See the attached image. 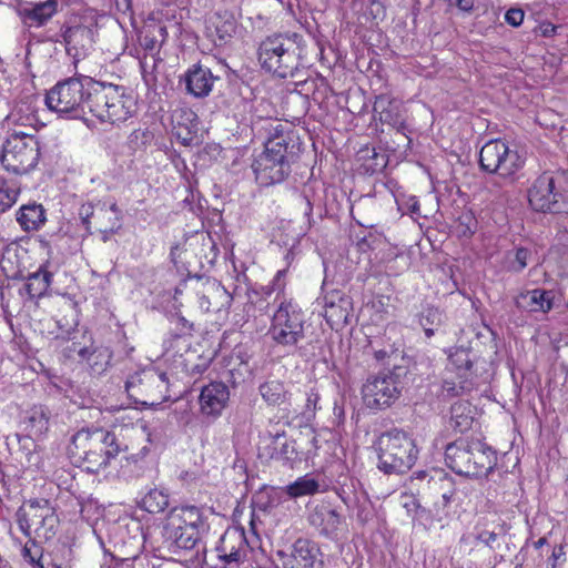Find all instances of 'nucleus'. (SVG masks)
<instances>
[{
	"instance_id": "nucleus-30",
	"label": "nucleus",
	"mask_w": 568,
	"mask_h": 568,
	"mask_svg": "<svg viewBox=\"0 0 568 568\" xmlns=\"http://www.w3.org/2000/svg\"><path fill=\"white\" fill-rule=\"evenodd\" d=\"M59 312L57 315V326L60 331L58 337L70 338L71 333L75 329L79 324L77 305L71 301H62L59 305Z\"/></svg>"
},
{
	"instance_id": "nucleus-36",
	"label": "nucleus",
	"mask_w": 568,
	"mask_h": 568,
	"mask_svg": "<svg viewBox=\"0 0 568 568\" xmlns=\"http://www.w3.org/2000/svg\"><path fill=\"white\" fill-rule=\"evenodd\" d=\"M58 12V0H45L34 3L26 10V17L37 26L45 24Z\"/></svg>"
},
{
	"instance_id": "nucleus-53",
	"label": "nucleus",
	"mask_w": 568,
	"mask_h": 568,
	"mask_svg": "<svg viewBox=\"0 0 568 568\" xmlns=\"http://www.w3.org/2000/svg\"><path fill=\"white\" fill-rule=\"evenodd\" d=\"M566 561L565 546L559 545L552 549L550 557L548 558V568H559L562 562Z\"/></svg>"
},
{
	"instance_id": "nucleus-64",
	"label": "nucleus",
	"mask_w": 568,
	"mask_h": 568,
	"mask_svg": "<svg viewBox=\"0 0 568 568\" xmlns=\"http://www.w3.org/2000/svg\"><path fill=\"white\" fill-rule=\"evenodd\" d=\"M387 355V352L386 351H378L375 353V356L377 359H384Z\"/></svg>"
},
{
	"instance_id": "nucleus-62",
	"label": "nucleus",
	"mask_w": 568,
	"mask_h": 568,
	"mask_svg": "<svg viewBox=\"0 0 568 568\" xmlns=\"http://www.w3.org/2000/svg\"><path fill=\"white\" fill-rule=\"evenodd\" d=\"M143 544H144V535L141 532L140 534V538L138 539L136 551L131 555V557L133 559L136 558L138 555L142 551Z\"/></svg>"
},
{
	"instance_id": "nucleus-43",
	"label": "nucleus",
	"mask_w": 568,
	"mask_h": 568,
	"mask_svg": "<svg viewBox=\"0 0 568 568\" xmlns=\"http://www.w3.org/2000/svg\"><path fill=\"white\" fill-rule=\"evenodd\" d=\"M45 513L47 514L42 516L41 524L38 525V528L34 530L33 534H36V536L39 538L49 540L57 532L59 518L53 507L51 509H47Z\"/></svg>"
},
{
	"instance_id": "nucleus-60",
	"label": "nucleus",
	"mask_w": 568,
	"mask_h": 568,
	"mask_svg": "<svg viewBox=\"0 0 568 568\" xmlns=\"http://www.w3.org/2000/svg\"><path fill=\"white\" fill-rule=\"evenodd\" d=\"M475 0H456V6L464 12H470L474 8Z\"/></svg>"
},
{
	"instance_id": "nucleus-11",
	"label": "nucleus",
	"mask_w": 568,
	"mask_h": 568,
	"mask_svg": "<svg viewBox=\"0 0 568 568\" xmlns=\"http://www.w3.org/2000/svg\"><path fill=\"white\" fill-rule=\"evenodd\" d=\"M125 390L138 404L159 405L170 397L169 378L164 372L150 367L130 375L125 382Z\"/></svg>"
},
{
	"instance_id": "nucleus-49",
	"label": "nucleus",
	"mask_w": 568,
	"mask_h": 568,
	"mask_svg": "<svg viewBox=\"0 0 568 568\" xmlns=\"http://www.w3.org/2000/svg\"><path fill=\"white\" fill-rule=\"evenodd\" d=\"M280 435L276 436L274 444L280 445V448L275 447L274 453L271 455L272 458L280 459V460H292L294 459L296 455L295 445L293 442H283L278 443Z\"/></svg>"
},
{
	"instance_id": "nucleus-47",
	"label": "nucleus",
	"mask_w": 568,
	"mask_h": 568,
	"mask_svg": "<svg viewBox=\"0 0 568 568\" xmlns=\"http://www.w3.org/2000/svg\"><path fill=\"white\" fill-rule=\"evenodd\" d=\"M106 215H112V221L110 224H105L102 221L100 222V231L103 233H114L120 227V210L115 203L111 204L106 210H100V214L98 219L105 217Z\"/></svg>"
},
{
	"instance_id": "nucleus-48",
	"label": "nucleus",
	"mask_w": 568,
	"mask_h": 568,
	"mask_svg": "<svg viewBox=\"0 0 568 568\" xmlns=\"http://www.w3.org/2000/svg\"><path fill=\"white\" fill-rule=\"evenodd\" d=\"M306 403L303 415L306 418L314 417L315 412L320 408L318 402L321 399L320 389L316 385H311L305 392Z\"/></svg>"
},
{
	"instance_id": "nucleus-17",
	"label": "nucleus",
	"mask_w": 568,
	"mask_h": 568,
	"mask_svg": "<svg viewBox=\"0 0 568 568\" xmlns=\"http://www.w3.org/2000/svg\"><path fill=\"white\" fill-rule=\"evenodd\" d=\"M191 528L209 529V524L201 508L196 506H180L172 508L165 518L163 534L176 535L180 530Z\"/></svg>"
},
{
	"instance_id": "nucleus-44",
	"label": "nucleus",
	"mask_w": 568,
	"mask_h": 568,
	"mask_svg": "<svg viewBox=\"0 0 568 568\" xmlns=\"http://www.w3.org/2000/svg\"><path fill=\"white\" fill-rule=\"evenodd\" d=\"M473 387L474 383L470 378H459L458 383L444 379L442 384V395L446 397H455L471 390Z\"/></svg>"
},
{
	"instance_id": "nucleus-23",
	"label": "nucleus",
	"mask_w": 568,
	"mask_h": 568,
	"mask_svg": "<svg viewBox=\"0 0 568 568\" xmlns=\"http://www.w3.org/2000/svg\"><path fill=\"white\" fill-rule=\"evenodd\" d=\"M236 31V20L229 11L215 12L207 22L206 33L216 47L227 44Z\"/></svg>"
},
{
	"instance_id": "nucleus-59",
	"label": "nucleus",
	"mask_w": 568,
	"mask_h": 568,
	"mask_svg": "<svg viewBox=\"0 0 568 568\" xmlns=\"http://www.w3.org/2000/svg\"><path fill=\"white\" fill-rule=\"evenodd\" d=\"M79 214H80V216L82 219L83 224L88 225L89 224V217L94 214V211H93V207L90 204L82 205L80 207Z\"/></svg>"
},
{
	"instance_id": "nucleus-28",
	"label": "nucleus",
	"mask_w": 568,
	"mask_h": 568,
	"mask_svg": "<svg viewBox=\"0 0 568 568\" xmlns=\"http://www.w3.org/2000/svg\"><path fill=\"white\" fill-rule=\"evenodd\" d=\"M45 221L44 207L36 202L22 205L17 212V222L26 232L38 231Z\"/></svg>"
},
{
	"instance_id": "nucleus-5",
	"label": "nucleus",
	"mask_w": 568,
	"mask_h": 568,
	"mask_svg": "<svg viewBox=\"0 0 568 568\" xmlns=\"http://www.w3.org/2000/svg\"><path fill=\"white\" fill-rule=\"evenodd\" d=\"M530 206L537 212L568 213V171H547L528 190Z\"/></svg>"
},
{
	"instance_id": "nucleus-27",
	"label": "nucleus",
	"mask_w": 568,
	"mask_h": 568,
	"mask_svg": "<svg viewBox=\"0 0 568 568\" xmlns=\"http://www.w3.org/2000/svg\"><path fill=\"white\" fill-rule=\"evenodd\" d=\"M166 37V27L152 21L145 23L140 30L138 41L141 48L153 57L160 51V48L165 41Z\"/></svg>"
},
{
	"instance_id": "nucleus-55",
	"label": "nucleus",
	"mask_w": 568,
	"mask_h": 568,
	"mask_svg": "<svg viewBox=\"0 0 568 568\" xmlns=\"http://www.w3.org/2000/svg\"><path fill=\"white\" fill-rule=\"evenodd\" d=\"M285 275H286V270L278 271L273 280L272 288H268L266 293L270 294L271 291H277V295H280V293H282L285 287V282H284ZM276 300H278V296H276Z\"/></svg>"
},
{
	"instance_id": "nucleus-58",
	"label": "nucleus",
	"mask_w": 568,
	"mask_h": 568,
	"mask_svg": "<svg viewBox=\"0 0 568 568\" xmlns=\"http://www.w3.org/2000/svg\"><path fill=\"white\" fill-rule=\"evenodd\" d=\"M176 325L181 334H190L193 331V324L190 323L184 316H175Z\"/></svg>"
},
{
	"instance_id": "nucleus-56",
	"label": "nucleus",
	"mask_w": 568,
	"mask_h": 568,
	"mask_svg": "<svg viewBox=\"0 0 568 568\" xmlns=\"http://www.w3.org/2000/svg\"><path fill=\"white\" fill-rule=\"evenodd\" d=\"M369 14L375 20H383L385 18V8L379 0H371Z\"/></svg>"
},
{
	"instance_id": "nucleus-8",
	"label": "nucleus",
	"mask_w": 568,
	"mask_h": 568,
	"mask_svg": "<svg viewBox=\"0 0 568 568\" xmlns=\"http://www.w3.org/2000/svg\"><path fill=\"white\" fill-rule=\"evenodd\" d=\"M378 468L385 474H402L412 468L417 458L413 439L402 430L382 434L376 443Z\"/></svg>"
},
{
	"instance_id": "nucleus-6",
	"label": "nucleus",
	"mask_w": 568,
	"mask_h": 568,
	"mask_svg": "<svg viewBox=\"0 0 568 568\" xmlns=\"http://www.w3.org/2000/svg\"><path fill=\"white\" fill-rule=\"evenodd\" d=\"M288 144L290 138L278 132L265 142L264 151L252 163L255 180L261 186L282 183L291 173Z\"/></svg>"
},
{
	"instance_id": "nucleus-54",
	"label": "nucleus",
	"mask_w": 568,
	"mask_h": 568,
	"mask_svg": "<svg viewBox=\"0 0 568 568\" xmlns=\"http://www.w3.org/2000/svg\"><path fill=\"white\" fill-rule=\"evenodd\" d=\"M525 12L520 8H510L505 14V21L514 27H519L524 21Z\"/></svg>"
},
{
	"instance_id": "nucleus-45",
	"label": "nucleus",
	"mask_w": 568,
	"mask_h": 568,
	"mask_svg": "<svg viewBox=\"0 0 568 568\" xmlns=\"http://www.w3.org/2000/svg\"><path fill=\"white\" fill-rule=\"evenodd\" d=\"M22 558L33 568H43V550L34 540H29L21 550Z\"/></svg>"
},
{
	"instance_id": "nucleus-52",
	"label": "nucleus",
	"mask_w": 568,
	"mask_h": 568,
	"mask_svg": "<svg viewBox=\"0 0 568 568\" xmlns=\"http://www.w3.org/2000/svg\"><path fill=\"white\" fill-rule=\"evenodd\" d=\"M18 438V442L20 444L21 449L23 450L26 458L29 463H32V459L34 457V437H30L29 435L21 436L19 434L16 435Z\"/></svg>"
},
{
	"instance_id": "nucleus-38",
	"label": "nucleus",
	"mask_w": 568,
	"mask_h": 568,
	"mask_svg": "<svg viewBox=\"0 0 568 568\" xmlns=\"http://www.w3.org/2000/svg\"><path fill=\"white\" fill-rule=\"evenodd\" d=\"M260 394L270 405H280L287 399L288 392L280 381H267L260 386Z\"/></svg>"
},
{
	"instance_id": "nucleus-50",
	"label": "nucleus",
	"mask_w": 568,
	"mask_h": 568,
	"mask_svg": "<svg viewBox=\"0 0 568 568\" xmlns=\"http://www.w3.org/2000/svg\"><path fill=\"white\" fill-rule=\"evenodd\" d=\"M153 134L149 130H134L129 136V145L133 150H140L151 143Z\"/></svg>"
},
{
	"instance_id": "nucleus-19",
	"label": "nucleus",
	"mask_w": 568,
	"mask_h": 568,
	"mask_svg": "<svg viewBox=\"0 0 568 568\" xmlns=\"http://www.w3.org/2000/svg\"><path fill=\"white\" fill-rule=\"evenodd\" d=\"M51 508V503L45 498L26 501L16 513L19 529L30 537L41 524L42 516L47 514L45 510Z\"/></svg>"
},
{
	"instance_id": "nucleus-14",
	"label": "nucleus",
	"mask_w": 568,
	"mask_h": 568,
	"mask_svg": "<svg viewBox=\"0 0 568 568\" xmlns=\"http://www.w3.org/2000/svg\"><path fill=\"white\" fill-rule=\"evenodd\" d=\"M276 557L282 568H323L320 548L306 538H298L286 549L276 550Z\"/></svg>"
},
{
	"instance_id": "nucleus-2",
	"label": "nucleus",
	"mask_w": 568,
	"mask_h": 568,
	"mask_svg": "<svg viewBox=\"0 0 568 568\" xmlns=\"http://www.w3.org/2000/svg\"><path fill=\"white\" fill-rule=\"evenodd\" d=\"M261 67L280 78H294L303 55V37L298 33H276L258 45Z\"/></svg>"
},
{
	"instance_id": "nucleus-40",
	"label": "nucleus",
	"mask_w": 568,
	"mask_h": 568,
	"mask_svg": "<svg viewBox=\"0 0 568 568\" xmlns=\"http://www.w3.org/2000/svg\"><path fill=\"white\" fill-rule=\"evenodd\" d=\"M169 506V495L163 489L152 488L142 498V507L150 514H159Z\"/></svg>"
},
{
	"instance_id": "nucleus-51",
	"label": "nucleus",
	"mask_w": 568,
	"mask_h": 568,
	"mask_svg": "<svg viewBox=\"0 0 568 568\" xmlns=\"http://www.w3.org/2000/svg\"><path fill=\"white\" fill-rule=\"evenodd\" d=\"M374 206V200L373 199H361L358 201V203L353 206L352 209V214H354L355 212L359 215V217H363L362 220H356L357 223L362 226H371L372 224L369 223V219H367L365 215H364V211L366 209H373Z\"/></svg>"
},
{
	"instance_id": "nucleus-13",
	"label": "nucleus",
	"mask_w": 568,
	"mask_h": 568,
	"mask_svg": "<svg viewBox=\"0 0 568 568\" xmlns=\"http://www.w3.org/2000/svg\"><path fill=\"white\" fill-rule=\"evenodd\" d=\"M479 165L485 172L510 176L521 168L523 161L517 151L510 150L505 141L497 139L481 148Z\"/></svg>"
},
{
	"instance_id": "nucleus-10",
	"label": "nucleus",
	"mask_w": 568,
	"mask_h": 568,
	"mask_svg": "<svg viewBox=\"0 0 568 568\" xmlns=\"http://www.w3.org/2000/svg\"><path fill=\"white\" fill-rule=\"evenodd\" d=\"M305 315L292 300L283 298L273 314L268 329L271 338L281 346H296L305 337Z\"/></svg>"
},
{
	"instance_id": "nucleus-41",
	"label": "nucleus",
	"mask_w": 568,
	"mask_h": 568,
	"mask_svg": "<svg viewBox=\"0 0 568 568\" xmlns=\"http://www.w3.org/2000/svg\"><path fill=\"white\" fill-rule=\"evenodd\" d=\"M318 491L320 483L307 475L298 477L294 483L286 487V493L292 498L314 495Z\"/></svg>"
},
{
	"instance_id": "nucleus-61",
	"label": "nucleus",
	"mask_w": 568,
	"mask_h": 568,
	"mask_svg": "<svg viewBox=\"0 0 568 568\" xmlns=\"http://www.w3.org/2000/svg\"><path fill=\"white\" fill-rule=\"evenodd\" d=\"M119 10L125 12L131 9V0H115Z\"/></svg>"
},
{
	"instance_id": "nucleus-29",
	"label": "nucleus",
	"mask_w": 568,
	"mask_h": 568,
	"mask_svg": "<svg viewBox=\"0 0 568 568\" xmlns=\"http://www.w3.org/2000/svg\"><path fill=\"white\" fill-rule=\"evenodd\" d=\"M49 414L42 406H34L27 412L23 429L30 437L40 438L49 429Z\"/></svg>"
},
{
	"instance_id": "nucleus-31",
	"label": "nucleus",
	"mask_w": 568,
	"mask_h": 568,
	"mask_svg": "<svg viewBox=\"0 0 568 568\" xmlns=\"http://www.w3.org/2000/svg\"><path fill=\"white\" fill-rule=\"evenodd\" d=\"M26 280L24 288L29 297L39 298L47 293L52 281V273L41 266L38 271L30 273Z\"/></svg>"
},
{
	"instance_id": "nucleus-20",
	"label": "nucleus",
	"mask_w": 568,
	"mask_h": 568,
	"mask_svg": "<svg viewBox=\"0 0 568 568\" xmlns=\"http://www.w3.org/2000/svg\"><path fill=\"white\" fill-rule=\"evenodd\" d=\"M324 317L332 328L348 323L351 301L338 291H333L323 298Z\"/></svg>"
},
{
	"instance_id": "nucleus-37",
	"label": "nucleus",
	"mask_w": 568,
	"mask_h": 568,
	"mask_svg": "<svg viewBox=\"0 0 568 568\" xmlns=\"http://www.w3.org/2000/svg\"><path fill=\"white\" fill-rule=\"evenodd\" d=\"M520 298L529 300L528 306H530V311H541L546 313L552 308L554 293L551 291L535 288L526 294H521Z\"/></svg>"
},
{
	"instance_id": "nucleus-1",
	"label": "nucleus",
	"mask_w": 568,
	"mask_h": 568,
	"mask_svg": "<svg viewBox=\"0 0 568 568\" xmlns=\"http://www.w3.org/2000/svg\"><path fill=\"white\" fill-rule=\"evenodd\" d=\"M120 450L115 434L98 427L81 428L72 435L68 446L72 463L93 474L106 467Z\"/></svg>"
},
{
	"instance_id": "nucleus-46",
	"label": "nucleus",
	"mask_w": 568,
	"mask_h": 568,
	"mask_svg": "<svg viewBox=\"0 0 568 568\" xmlns=\"http://www.w3.org/2000/svg\"><path fill=\"white\" fill-rule=\"evenodd\" d=\"M443 315L436 308H428L420 318V324L424 327L425 334L430 337L435 334L438 326L442 324Z\"/></svg>"
},
{
	"instance_id": "nucleus-35",
	"label": "nucleus",
	"mask_w": 568,
	"mask_h": 568,
	"mask_svg": "<svg viewBox=\"0 0 568 568\" xmlns=\"http://www.w3.org/2000/svg\"><path fill=\"white\" fill-rule=\"evenodd\" d=\"M474 422L471 405L468 402H456L450 407V426L459 433L468 430Z\"/></svg>"
},
{
	"instance_id": "nucleus-39",
	"label": "nucleus",
	"mask_w": 568,
	"mask_h": 568,
	"mask_svg": "<svg viewBox=\"0 0 568 568\" xmlns=\"http://www.w3.org/2000/svg\"><path fill=\"white\" fill-rule=\"evenodd\" d=\"M449 365L458 376V378H469L470 367L473 365L470 354L465 348H456L449 354Z\"/></svg>"
},
{
	"instance_id": "nucleus-3",
	"label": "nucleus",
	"mask_w": 568,
	"mask_h": 568,
	"mask_svg": "<svg viewBox=\"0 0 568 568\" xmlns=\"http://www.w3.org/2000/svg\"><path fill=\"white\" fill-rule=\"evenodd\" d=\"M445 463L457 475L487 476L497 464L496 452L479 439H458L446 446Z\"/></svg>"
},
{
	"instance_id": "nucleus-63",
	"label": "nucleus",
	"mask_w": 568,
	"mask_h": 568,
	"mask_svg": "<svg viewBox=\"0 0 568 568\" xmlns=\"http://www.w3.org/2000/svg\"><path fill=\"white\" fill-rule=\"evenodd\" d=\"M546 544H547V538L546 537H541L537 541L534 542V547L536 549H539V548H541Z\"/></svg>"
},
{
	"instance_id": "nucleus-18",
	"label": "nucleus",
	"mask_w": 568,
	"mask_h": 568,
	"mask_svg": "<svg viewBox=\"0 0 568 568\" xmlns=\"http://www.w3.org/2000/svg\"><path fill=\"white\" fill-rule=\"evenodd\" d=\"M230 402V390L222 382H212L201 388L200 410L204 416L217 418Z\"/></svg>"
},
{
	"instance_id": "nucleus-25",
	"label": "nucleus",
	"mask_w": 568,
	"mask_h": 568,
	"mask_svg": "<svg viewBox=\"0 0 568 568\" xmlns=\"http://www.w3.org/2000/svg\"><path fill=\"white\" fill-rule=\"evenodd\" d=\"M231 302L232 296L217 282L207 283L199 296V306L204 312H220L223 307H229Z\"/></svg>"
},
{
	"instance_id": "nucleus-4",
	"label": "nucleus",
	"mask_w": 568,
	"mask_h": 568,
	"mask_svg": "<svg viewBox=\"0 0 568 568\" xmlns=\"http://www.w3.org/2000/svg\"><path fill=\"white\" fill-rule=\"evenodd\" d=\"M98 81L89 77H72L58 82L45 95L48 108L71 118H84L89 113V100Z\"/></svg>"
},
{
	"instance_id": "nucleus-24",
	"label": "nucleus",
	"mask_w": 568,
	"mask_h": 568,
	"mask_svg": "<svg viewBox=\"0 0 568 568\" xmlns=\"http://www.w3.org/2000/svg\"><path fill=\"white\" fill-rule=\"evenodd\" d=\"M70 351L77 353L85 361L95 374L103 373L110 365L112 358V352L108 346L94 345L93 343L89 346H79L78 343L73 342Z\"/></svg>"
},
{
	"instance_id": "nucleus-33",
	"label": "nucleus",
	"mask_w": 568,
	"mask_h": 568,
	"mask_svg": "<svg viewBox=\"0 0 568 568\" xmlns=\"http://www.w3.org/2000/svg\"><path fill=\"white\" fill-rule=\"evenodd\" d=\"M508 532L506 523H497L489 525L487 523H478L475 527V539L490 549H495L496 541Z\"/></svg>"
},
{
	"instance_id": "nucleus-7",
	"label": "nucleus",
	"mask_w": 568,
	"mask_h": 568,
	"mask_svg": "<svg viewBox=\"0 0 568 568\" xmlns=\"http://www.w3.org/2000/svg\"><path fill=\"white\" fill-rule=\"evenodd\" d=\"M89 100V113L101 122L112 124L128 120L134 108L133 99L126 89L112 83L98 82Z\"/></svg>"
},
{
	"instance_id": "nucleus-16",
	"label": "nucleus",
	"mask_w": 568,
	"mask_h": 568,
	"mask_svg": "<svg viewBox=\"0 0 568 568\" xmlns=\"http://www.w3.org/2000/svg\"><path fill=\"white\" fill-rule=\"evenodd\" d=\"M65 52L77 64L84 59L94 43L93 29L84 24L65 26L61 29Z\"/></svg>"
},
{
	"instance_id": "nucleus-34",
	"label": "nucleus",
	"mask_w": 568,
	"mask_h": 568,
	"mask_svg": "<svg viewBox=\"0 0 568 568\" xmlns=\"http://www.w3.org/2000/svg\"><path fill=\"white\" fill-rule=\"evenodd\" d=\"M207 531L209 529L191 528L186 530H180L176 532V535L172 532L163 534V536L178 548L191 550L201 544L203 536L206 535Z\"/></svg>"
},
{
	"instance_id": "nucleus-32",
	"label": "nucleus",
	"mask_w": 568,
	"mask_h": 568,
	"mask_svg": "<svg viewBox=\"0 0 568 568\" xmlns=\"http://www.w3.org/2000/svg\"><path fill=\"white\" fill-rule=\"evenodd\" d=\"M532 258V251L525 246H515L504 255L503 266L507 272L521 273Z\"/></svg>"
},
{
	"instance_id": "nucleus-21",
	"label": "nucleus",
	"mask_w": 568,
	"mask_h": 568,
	"mask_svg": "<svg viewBox=\"0 0 568 568\" xmlns=\"http://www.w3.org/2000/svg\"><path fill=\"white\" fill-rule=\"evenodd\" d=\"M217 79L209 68L200 63L190 67L183 77L187 93L195 98L207 97Z\"/></svg>"
},
{
	"instance_id": "nucleus-22",
	"label": "nucleus",
	"mask_w": 568,
	"mask_h": 568,
	"mask_svg": "<svg viewBox=\"0 0 568 568\" xmlns=\"http://www.w3.org/2000/svg\"><path fill=\"white\" fill-rule=\"evenodd\" d=\"M373 111L382 123L390 125L397 132L404 133L406 130L403 106L399 101L386 94H381L374 102Z\"/></svg>"
},
{
	"instance_id": "nucleus-15",
	"label": "nucleus",
	"mask_w": 568,
	"mask_h": 568,
	"mask_svg": "<svg viewBox=\"0 0 568 568\" xmlns=\"http://www.w3.org/2000/svg\"><path fill=\"white\" fill-rule=\"evenodd\" d=\"M252 549L246 538L245 530L240 527L227 528L220 538L216 547L217 556L225 564L240 565L246 560L247 552Z\"/></svg>"
},
{
	"instance_id": "nucleus-12",
	"label": "nucleus",
	"mask_w": 568,
	"mask_h": 568,
	"mask_svg": "<svg viewBox=\"0 0 568 568\" xmlns=\"http://www.w3.org/2000/svg\"><path fill=\"white\" fill-rule=\"evenodd\" d=\"M402 388L399 374L390 371L382 372L366 379L362 387L363 400L369 408L383 409L395 403Z\"/></svg>"
},
{
	"instance_id": "nucleus-57",
	"label": "nucleus",
	"mask_w": 568,
	"mask_h": 568,
	"mask_svg": "<svg viewBox=\"0 0 568 568\" xmlns=\"http://www.w3.org/2000/svg\"><path fill=\"white\" fill-rule=\"evenodd\" d=\"M454 494H455L454 489H449V490L444 491L442 494L440 500L435 503V506L437 507V511L438 513H439V510L442 508V513L447 515V513L445 511V508L450 504V501H452V499L454 497Z\"/></svg>"
},
{
	"instance_id": "nucleus-9",
	"label": "nucleus",
	"mask_w": 568,
	"mask_h": 568,
	"mask_svg": "<svg viewBox=\"0 0 568 568\" xmlns=\"http://www.w3.org/2000/svg\"><path fill=\"white\" fill-rule=\"evenodd\" d=\"M40 158L39 142L27 132H12L3 143L0 161L4 170L26 174L33 170Z\"/></svg>"
},
{
	"instance_id": "nucleus-26",
	"label": "nucleus",
	"mask_w": 568,
	"mask_h": 568,
	"mask_svg": "<svg viewBox=\"0 0 568 568\" xmlns=\"http://www.w3.org/2000/svg\"><path fill=\"white\" fill-rule=\"evenodd\" d=\"M308 521L320 534L331 536L341 525V515L327 505H318L311 511Z\"/></svg>"
},
{
	"instance_id": "nucleus-42",
	"label": "nucleus",
	"mask_w": 568,
	"mask_h": 568,
	"mask_svg": "<svg viewBox=\"0 0 568 568\" xmlns=\"http://www.w3.org/2000/svg\"><path fill=\"white\" fill-rule=\"evenodd\" d=\"M20 191V185L17 182L0 178V214L16 204Z\"/></svg>"
}]
</instances>
